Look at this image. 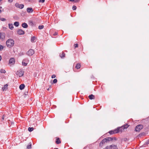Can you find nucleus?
Returning <instances> with one entry per match:
<instances>
[{
  "mask_svg": "<svg viewBox=\"0 0 149 149\" xmlns=\"http://www.w3.org/2000/svg\"><path fill=\"white\" fill-rule=\"evenodd\" d=\"M6 44L7 47L9 48L12 47L14 45V41L13 39L10 38L6 41Z\"/></svg>",
  "mask_w": 149,
  "mask_h": 149,
  "instance_id": "obj_1",
  "label": "nucleus"
},
{
  "mask_svg": "<svg viewBox=\"0 0 149 149\" xmlns=\"http://www.w3.org/2000/svg\"><path fill=\"white\" fill-rule=\"evenodd\" d=\"M29 61V60L28 58H26L24 59L22 61V64L23 66H26Z\"/></svg>",
  "mask_w": 149,
  "mask_h": 149,
  "instance_id": "obj_2",
  "label": "nucleus"
},
{
  "mask_svg": "<svg viewBox=\"0 0 149 149\" xmlns=\"http://www.w3.org/2000/svg\"><path fill=\"white\" fill-rule=\"evenodd\" d=\"M24 72L21 70H20L17 71V74L19 76V77H21L23 75Z\"/></svg>",
  "mask_w": 149,
  "mask_h": 149,
  "instance_id": "obj_3",
  "label": "nucleus"
},
{
  "mask_svg": "<svg viewBox=\"0 0 149 149\" xmlns=\"http://www.w3.org/2000/svg\"><path fill=\"white\" fill-rule=\"evenodd\" d=\"M143 128V126L141 125H139L136 127L135 130L136 131L139 132Z\"/></svg>",
  "mask_w": 149,
  "mask_h": 149,
  "instance_id": "obj_4",
  "label": "nucleus"
},
{
  "mask_svg": "<svg viewBox=\"0 0 149 149\" xmlns=\"http://www.w3.org/2000/svg\"><path fill=\"white\" fill-rule=\"evenodd\" d=\"M117 129L118 131V133H121L124 131V128L122 126L118 128Z\"/></svg>",
  "mask_w": 149,
  "mask_h": 149,
  "instance_id": "obj_5",
  "label": "nucleus"
},
{
  "mask_svg": "<svg viewBox=\"0 0 149 149\" xmlns=\"http://www.w3.org/2000/svg\"><path fill=\"white\" fill-rule=\"evenodd\" d=\"M15 6L17 8L20 9H22L24 7V5L23 4H19L18 3H16L15 4Z\"/></svg>",
  "mask_w": 149,
  "mask_h": 149,
  "instance_id": "obj_6",
  "label": "nucleus"
},
{
  "mask_svg": "<svg viewBox=\"0 0 149 149\" xmlns=\"http://www.w3.org/2000/svg\"><path fill=\"white\" fill-rule=\"evenodd\" d=\"M34 52L33 50L30 49L28 51L27 54L28 55L31 56L34 54Z\"/></svg>",
  "mask_w": 149,
  "mask_h": 149,
  "instance_id": "obj_7",
  "label": "nucleus"
},
{
  "mask_svg": "<svg viewBox=\"0 0 149 149\" xmlns=\"http://www.w3.org/2000/svg\"><path fill=\"white\" fill-rule=\"evenodd\" d=\"M17 33L20 35H23L24 33V31L21 29H18L17 30Z\"/></svg>",
  "mask_w": 149,
  "mask_h": 149,
  "instance_id": "obj_8",
  "label": "nucleus"
},
{
  "mask_svg": "<svg viewBox=\"0 0 149 149\" xmlns=\"http://www.w3.org/2000/svg\"><path fill=\"white\" fill-rule=\"evenodd\" d=\"M109 133L110 134H116L118 133V131L117 129H115L113 130L110 131L109 132Z\"/></svg>",
  "mask_w": 149,
  "mask_h": 149,
  "instance_id": "obj_9",
  "label": "nucleus"
},
{
  "mask_svg": "<svg viewBox=\"0 0 149 149\" xmlns=\"http://www.w3.org/2000/svg\"><path fill=\"white\" fill-rule=\"evenodd\" d=\"M15 60L14 58H11L10 59L9 61V63L11 65H13L15 63Z\"/></svg>",
  "mask_w": 149,
  "mask_h": 149,
  "instance_id": "obj_10",
  "label": "nucleus"
},
{
  "mask_svg": "<svg viewBox=\"0 0 149 149\" xmlns=\"http://www.w3.org/2000/svg\"><path fill=\"white\" fill-rule=\"evenodd\" d=\"M5 35L3 33H0V39H3L5 38Z\"/></svg>",
  "mask_w": 149,
  "mask_h": 149,
  "instance_id": "obj_11",
  "label": "nucleus"
},
{
  "mask_svg": "<svg viewBox=\"0 0 149 149\" xmlns=\"http://www.w3.org/2000/svg\"><path fill=\"white\" fill-rule=\"evenodd\" d=\"M56 144H59L61 143V141L60 140V139L58 137H56Z\"/></svg>",
  "mask_w": 149,
  "mask_h": 149,
  "instance_id": "obj_12",
  "label": "nucleus"
},
{
  "mask_svg": "<svg viewBox=\"0 0 149 149\" xmlns=\"http://www.w3.org/2000/svg\"><path fill=\"white\" fill-rule=\"evenodd\" d=\"M107 141L105 138L100 143V146H102L103 144L107 142Z\"/></svg>",
  "mask_w": 149,
  "mask_h": 149,
  "instance_id": "obj_13",
  "label": "nucleus"
},
{
  "mask_svg": "<svg viewBox=\"0 0 149 149\" xmlns=\"http://www.w3.org/2000/svg\"><path fill=\"white\" fill-rule=\"evenodd\" d=\"M27 11L29 13H32L33 11L32 8H28L27 9Z\"/></svg>",
  "mask_w": 149,
  "mask_h": 149,
  "instance_id": "obj_14",
  "label": "nucleus"
},
{
  "mask_svg": "<svg viewBox=\"0 0 149 149\" xmlns=\"http://www.w3.org/2000/svg\"><path fill=\"white\" fill-rule=\"evenodd\" d=\"M36 40V38L35 36H33L31 37V41L32 42H35Z\"/></svg>",
  "mask_w": 149,
  "mask_h": 149,
  "instance_id": "obj_15",
  "label": "nucleus"
},
{
  "mask_svg": "<svg viewBox=\"0 0 149 149\" xmlns=\"http://www.w3.org/2000/svg\"><path fill=\"white\" fill-rule=\"evenodd\" d=\"M22 27L25 28H26L28 27V25L27 24L25 23H24L22 24Z\"/></svg>",
  "mask_w": 149,
  "mask_h": 149,
  "instance_id": "obj_16",
  "label": "nucleus"
},
{
  "mask_svg": "<svg viewBox=\"0 0 149 149\" xmlns=\"http://www.w3.org/2000/svg\"><path fill=\"white\" fill-rule=\"evenodd\" d=\"M59 55L61 58H63L65 57V54L63 52H62V53H61Z\"/></svg>",
  "mask_w": 149,
  "mask_h": 149,
  "instance_id": "obj_17",
  "label": "nucleus"
},
{
  "mask_svg": "<svg viewBox=\"0 0 149 149\" xmlns=\"http://www.w3.org/2000/svg\"><path fill=\"white\" fill-rule=\"evenodd\" d=\"M8 85L6 84L4 85L2 88V89L3 91L6 90L8 88Z\"/></svg>",
  "mask_w": 149,
  "mask_h": 149,
  "instance_id": "obj_18",
  "label": "nucleus"
},
{
  "mask_svg": "<svg viewBox=\"0 0 149 149\" xmlns=\"http://www.w3.org/2000/svg\"><path fill=\"white\" fill-rule=\"evenodd\" d=\"M88 98L91 100L93 99H95V96L91 94L89 96Z\"/></svg>",
  "mask_w": 149,
  "mask_h": 149,
  "instance_id": "obj_19",
  "label": "nucleus"
},
{
  "mask_svg": "<svg viewBox=\"0 0 149 149\" xmlns=\"http://www.w3.org/2000/svg\"><path fill=\"white\" fill-rule=\"evenodd\" d=\"M8 26L9 28L11 30H12L13 29V24H9Z\"/></svg>",
  "mask_w": 149,
  "mask_h": 149,
  "instance_id": "obj_20",
  "label": "nucleus"
},
{
  "mask_svg": "<svg viewBox=\"0 0 149 149\" xmlns=\"http://www.w3.org/2000/svg\"><path fill=\"white\" fill-rule=\"evenodd\" d=\"M24 84H22L20 85L19 88L20 90H22L24 88Z\"/></svg>",
  "mask_w": 149,
  "mask_h": 149,
  "instance_id": "obj_21",
  "label": "nucleus"
},
{
  "mask_svg": "<svg viewBox=\"0 0 149 149\" xmlns=\"http://www.w3.org/2000/svg\"><path fill=\"white\" fill-rule=\"evenodd\" d=\"M32 144L31 143H30L28 145L27 148V149H30L31 148Z\"/></svg>",
  "mask_w": 149,
  "mask_h": 149,
  "instance_id": "obj_22",
  "label": "nucleus"
},
{
  "mask_svg": "<svg viewBox=\"0 0 149 149\" xmlns=\"http://www.w3.org/2000/svg\"><path fill=\"white\" fill-rule=\"evenodd\" d=\"M80 64L79 63H78L76 66V68L77 69H79L80 67Z\"/></svg>",
  "mask_w": 149,
  "mask_h": 149,
  "instance_id": "obj_23",
  "label": "nucleus"
},
{
  "mask_svg": "<svg viewBox=\"0 0 149 149\" xmlns=\"http://www.w3.org/2000/svg\"><path fill=\"white\" fill-rule=\"evenodd\" d=\"M105 139L107 142V141H112L113 140V139L111 137H107Z\"/></svg>",
  "mask_w": 149,
  "mask_h": 149,
  "instance_id": "obj_24",
  "label": "nucleus"
},
{
  "mask_svg": "<svg viewBox=\"0 0 149 149\" xmlns=\"http://www.w3.org/2000/svg\"><path fill=\"white\" fill-rule=\"evenodd\" d=\"M14 24L15 26L17 27L19 26V23L18 22H16L14 23Z\"/></svg>",
  "mask_w": 149,
  "mask_h": 149,
  "instance_id": "obj_25",
  "label": "nucleus"
},
{
  "mask_svg": "<svg viewBox=\"0 0 149 149\" xmlns=\"http://www.w3.org/2000/svg\"><path fill=\"white\" fill-rule=\"evenodd\" d=\"M0 72L1 73H5L6 72V71L4 69H1L0 70Z\"/></svg>",
  "mask_w": 149,
  "mask_h": 149,
  "instance_id": "obj_26",
  "label": "nucleus"
},
{
  "mask_svg": "<svg viewBox=\"0 0 149 149\" xmlns=\"http://www.w3.org/2000/svg\"><path fill=\"white\" fill-rule=\"evenodd\" d=\"M34 128L33 127H29L28 128V130L29 132H31L33 130Z\"/></svg>",
  "mask_w": 149,
  "mask_h": 149,
  "instance_id": "obj_27",
  "label": "nucleus"
},
{
  "mask_svg": "<svg viewBox=\"0 0 149 149\" xmlns=\"http://www.w3.org/2000/svg\"><path fill=\"white\" fill-rule=\"evenodd\" d=\"M129 125H128L127 124H126L124 125L123 126H122L124 127V129L127 128Z\"/></svg>",
  "mask_w": 149,
  "mask_h": 149,
  "instance_id": "obj_28",
  "label": "nucleus"
},
{
  "mask_svg": "<svg viewBox=\"0 0 149 149\" xmlns=\"http://www.w3.org/2000/svg\"><path fill=\"white\" fill-rule=\"evenodd\" d=\"M57 82V80L56 79H54L53 81V83L55 84Z\"/></svg>",
  "mask_w": 149,
  "mask_h": 149,
  "instance_id": "obj_29",
  "label": "nucleus"
},
{
  "mask_svg": "<svg viewBox=\"0 0 149 149\" xmlns=\"http://www.w3.org/2000/svg\"><path fill=\"white\" fill-rule=\"evenodd\" d=\"M44 27V26L43 25L40 26L38 27L39 29H42Z\"/></svg>",
  "mask_w": 149,
  "mask_h": 149,
  "instance_id": "obj_30",
  "label": "nucleus"
},
{
  "mask_svg": "<svg viewBox=\"0 0 149 149\" xmlns=\"http://www.w3.org/2000/svg\"><path fill=\"white\" fill-rule=\"evenodd\" d=\"M3 46L2 45H0V51L2 50L3 49Z\"/></svg>",
  "mask_w": 149,
  "mask_h": 149,
  "instance_id": "obj_31",
  "label": "nucleus"
},
{
  "mask_svg": "<svg viewBox=\"0 0 149 149\" xmlns=\"http://www.w3.org/2000/svg\"><path fill=\"white\" fill-rule=\"evenodd\" d=\"M0 19L1 21H5L6 20V19H5V18H1Z\"/></svg>",
  "mask_w": 149,
  "mask_h": 149,
  "instance_id": "obj_32",
  "label": "nucleus"
},
{
  "mask_svg": "<svg viewBox=\"0 0 149 149\" xmlns=\"http://www.w3.org/2000/svg\"><path fill=\"white\" fill-rule=\"evenodd\" d=\"M77 7L76 6H73L72 7V9L74 10H75L76 9Z\"/></svg>",
  "mask_w": 149,
  "mask_h": 149,
  "instance_id": "obj_33",
  "label": "nucleus"
},
{
  "mask_svg": "<svg viewBox=\"0 0 149 149\" xmlns=\"http://www.w3.org/2000/svg\"><path fill=\"white\" fill-rule=\"evenodd\" d=\"M56 77V76L55 74H53L52 76V78H55Z\"/></svg>",
  "mask_w": 149,
  "mask_h": 149,
  "instance_id": "obj_34",
  "label": "nucleus"
},
{
  "mask_svg": "<svg viewBox=\"0 0 149 149\" xmlns=\"http://www.w3.org/2000/svg\"><path fill=\"white\" fill-rule=\"evenodd\" d=\"M74 46L75 48L77 47H78V45L77 44H74Z\"/></svg>",
  "mask_w": 149,
  "mask_h": 149,
  "instance_id": "obj_35",
  "label": "nucleus"
},
{
  "mask_svg": "<svg viewBox=\"0 0 149 149\" xmlns=\"http://www.w3.org/2000/svg\"><path fill=\"white\" fill-rule=\"evenodd\" d=\"M45 1V0H40L39 2L43 3Z\"/></svg>",
  "mask_w": 149,
  "mask_h": 149,
  "instance_id": "obj_36",
  "label": "nucleus"
},
{
  "mask_svg": "<svg viewBox=\"0 0 149 149\" xmlns=\"http://www.w3.org/2000/svg\"><path fill=\"white\" fill-rule=\"evenodd\" d=\"M57 33L56 32H55L54 33V36H56V35H57Z\"/></svg>",
  "mask_w": 149,
  "mask_h": 149,
  "instance_id": "obj_37",
  "label": "nucleus"
},
{
  "mask_svg": "<svg viewBox=\"0 0 149 149\" xmlns=\"http://www.w3.org/2000/svg\"><path fill=\"white\" fill-rule=\"evenodd\" d=\"M2 8V7L1 6H0V13L1 12V9Z\"/></svg>",
  "mask_w": 149,
  "mask_h": 149,
  "instance_id": "obj_38",
  "label": "nucleus"
},
{
  "mask_svg": "<svg viewBox=\"0 0 149 149\" xmlns=\"http://www.w3.org/2000/svg\"><path fill=\"white\" fill-rule=\"evenodd\" d=\"M13 0H8V1L10 2H12L13 1Z\"/></svg>",
  "mask_w": 149,
  "mask_h": 149,
  "instance_id": "obj_39",
  "label": "nucleus"
},
{
  "mask_svg": "<svg viewBox=\"0 0 149 149\" xmlns=\"http://www.w3.org/2000/svg\"><path fill=\"white\" fill-rule=\"evenodd\" d=\"M79 0H75L74 2H77L79 1Z\"/></svg>",
  "mask_w": 149,
  "mask_h": 149,
  "instance_id": "obj_40",
  "label": "nucleus"
},
{
  "mask_svg": "<svg viewBox=\"0 0 149 149\" xmlns=\"http://www.w3.org/2000/svg\"><path fill=\"white\" fill-rule=\"evenodd\" d=\"M69 0L71 1H75V0Z\"/></svg>",
  "mask_w": 149,
  "mask_h": 149,
  "instance_id": "obj_41",
  "label": "nucleus"
},
{
  "mask_svg": "<svg viewBox=\"0 0 149 149\" xmlns=\"http://www.w3.org/2000/svg\"><path fill=\"white\" fill-rule=\"evenodd\" d=\"M1 56L0 55V61H1Z\"/></svg>",
  "mask_w": 149,
  "mask_h": 149,
  "instance_id": "obj_42",
  "label": "nucleus"
},
{
  "mask_svg": "<svg viewBox=\"0 0 149 149\" xmlns=\"http://www.w3.org/2000/svg\"><path fill=\"white\" fill-rule=\"evenodd\" d=\"M54 149H58V148H55Z\"/></svg>",
  "mask_w": 149,
  "mask_h": 149,
  "instance_id": "obj_43",
  "label": "nucleus"
},
{
  "mask_svg": "<svg viewBox=\"0 0 149 149\" xmlns=\"http://www.w3.org/2000/svg\"><path fill=\"white\" fill-rule=\"evenodd\" d=\"M3 119H4V118H3Z\"/></svg>",
  "mask_w": 149,
  "mask_h": 149,
  "instance_id": "obj_44",
  "label": "nucleus"
},
{
  "mask_svg": "<svg viewBox=\"0 0 149 149\" xmlns=\"http://www.w3.org/2000/svg\"><path fill=\"white\" fill-rule=\"evenodd\" d=\"M2 0H0V1H2Z\"/></svg>",
  "mask_w": 149,
  "mask_h": 149,
  "instance_id": "obj_45",
  "label": "nucleus"
},
{
  "mask_svg": "<svg viewBox=\"0 0 149 149\" xmlns=\"http://www.w3.org/2000/svg\"><path fill=\"white\" fill-rule=\"evenodd\" d=\"M47 90H49V88H48Z\"/></svg>",
  "mask_w": 149,
  "mask_h": 149,
  "instance_id": "obj_46",
  "label": "nucleus"
}]
</instances>
